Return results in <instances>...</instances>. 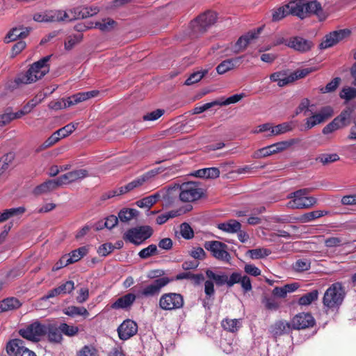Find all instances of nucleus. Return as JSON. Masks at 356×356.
<instances>
[{"mask_svg": "<svg viewBox=\"0 0 356 356\" xmlns=\"http://www.w3.org/2000/svg\"><path fill=\"white\" fill-rule=\"evenodd\" d=\"M49 58V56H45L40 60L35 62L26 73L19 74L15 81L10 83L8 88L14 89L15 87L22 85L34 83L42 78L49 71V66L48 65Z\"/></svg>", "mask_w": 356, "mask_h": 356, "instance_id": "nucleus-1", "label": "nucleus"}, {"mask_svg": "<svg viewBox=\"0 0 356 356\" xmlns=\"http://www.w3.org/2000/svg\"><path fill=\"white\" fill-rule=\"evenodd\" d=\"M49 329V324L35 320L21 328L19 334L24 339L38 342L47 334Z\"/></svg>", "mask_w": 356, "mask_h": 356, "instance_id": "nucleus-2", "label": "nucleus"}, {"mask_svg": "<svg viewBox=\"0 0 356 356\" xmlns=\"http://www.w3.org/2000/svg\"><path fill=\"white\" fill-rule=\"evenodd\" d=\"M308 189H300L291 193L287 196V198L291 199L286 207L293 209H302L310 208L316 204L315 197L308 196Z\"/></svg>", "mask_w": 356, "mask_h": 356, "instance_id": "nucleus-3", "label": "nucleus"}, {"mask_svg": "<svg viewBox=\"0 0 356 356\" xmlns=\"http://www.w3.org/2000/svg\"><path fill=\"white\" fill-rule=\"evenodd\" d=\"M75 15H72V10H45L37 13L33 15V19L38 22H55L74 20Z\"/></svg>", "mask_w": 356, "mask_h": 356, "instance_id": "nucleus-4", "label": "nucleus"}, {"mask_svg": "<svg viewBox=\"0 0 356 356\" xmlns=\"http://www.w3.org/2000/svg\"><path fill=\"white\" fill-rule=\"evenodd\" d=\"M344 291L340 283L332 284L325 291L323 297V305L329 309L338 307L343 302Z\"/></svg>", "mask_w": 356, "mask_h": 356, "instance_id": "nucleus-5", "label": "nucleus"}, {"mask_svg": "<svg viewBox=\"0 0 356 356\" xmlns=\"http://www.w3.org/2000/svg\"><path fill=\"white\" fill-rule=\"evenodd\" d=\"M334 114V110L332 107L326 106L321 108L318 111L311 113L305 120V129H311L314 127L321 124L331 117Z\"/></svg>", "mask_w": 356, "mask_h": 356, "instance_id": "nucleus-6", "label": "nucleus"}, {"mask_svg": "<svg viewBox=\"0 0 356 356\" xmlns=\"http://www.w3.org/2000/svg\"><path fill=\"white\" fill-rule=\"evenodd\" d=\"M153 233L151 227L148 225L129 229L124 234V239L136 245L141 244L149 238Z\"/></svg>", "mask_w": 356, "mask_h": 356, "instance_id": "nucleus-7", "label": "nucleus"}, {"mask_svg": "<svg viewBox=\"0 0 356 356\" xmlns=\"http://www.w3.org/2000/svg\"><path fill=\"white\" fill-rule=\"evenodd\" d=\"M159 307L163 310L172 311L183 307L184 300L183 296L177 293H166L159 299Z\"/></svg>", "mask_w": 356, "mask_h": 356, "instance_id": "nucleus-8", "label": "nucleus"}, {"mask_svg": "<svg viewBox=\"0 0 356 356\" xmlns=\"http://www.w3.org/2000/svg\"><path fill=\"white\" fill-rule=\"evenodd\" d=\"M172 280L167 277H162L146 284L138 293V296L141 298H151L156 296L162 288L168 284Z\"/></svg>", "mask_w": 356, "mask_h": 356, "instance_id": "nucleus-9", "label": "nucleus"}, {"mask_svg": "<svg viewBox=\"0 0 356 356\" xmlns=\"http://www.w3.org/2000/svg\"><path fill=\"white\" fill-rule=\"evenodd\" d=\"M204 248L218 260L229 262L231 259L230 254L227 252V245L220 241H207L204 244Z\"/></svg>", "mask_w": 356, "mask_h": 356, "instance_id": "nucleus-10", "label": "nucleus"}, {"mask_svg": "<svg viewBox=\"0 0 356 356\" xmlns=\"http://www.w3.org/2000/svg\"><path fill=\"white\" fill-rule=\"evenodd\" d=\"M201 190L194 182L184 183L179 186V198L182 202H193L200 197Z\"/></svg>", "mask_w": 356, "mask_h": 356, "instance_id": "nucleus-11", "label": "nucleus"}, {"mask_svg": "<svg viewBox=\"0 0 356 356\" xmlns=\"http://www.w3.org/2000/svg\"><path fill=\"white\" fill-rule=\"evenodd\" d=\"M348 29H340L334 31L326 35L320 44L321 49H327L338 44L350 35Z\"/></svg>", "mask_w": 356, "mask_h": 356, "instance_id": "nucleus-12", "label": "nucleus"}, {"mask_svg": "<svg viewBox=\"0 0 356 356\" xmlns=\"http://www.w3.org/2000/svg\"><path fill=\"white\" fill-rule=\"evenodd\" d=\"M6 350L10 356H36L35 353L24 346V341L15 339L8 342Z\"/></svg>", "mask_w": 356, "mask_h": 356, "instance_id": "nucleus-13", "label": "nucleus"}, {"mask_svg": "<svg viewBox=\"0 0 356 356\" xmlns=\"http://www.w3.org/2000/svg\"><path fill=\"white\" fill-rule=\"evenodd\" d=\"M291 327L294 330L305 329L314 326L315 320L309 313H300L291 321Z\"/></svg>", "mask_w": 356, "mask_h": 356, "instance_id": "nucleus-14", "label": "nucleus"}, {"mask_svg": "<svg viewBox=\"0 0 356 356\" xmlns=\"http://www.w3.org/2000/svg\"><path fill=\"white\" fill-rule=\"evenodd\" d=\"M138 331L136 323L132 320L124 321L118 328V335L120 339L127 340L134 336Z\"/></svg>", "mask_w": 356, "mask_h": 356, "instance_id": "nucleus-15", "label": "nucleus"}, {"mask_svg": "<svg viewBox=\"0 0 356 356\" xmlns=\"http://www.w3.org/2000/svg\"><path fill=\"white\" fill-rule=\"evenodd\" d=\"M88 171L85 169H78L65 173L58 177L60 186L70 184L80 181L88 177Z\"/></svg>", "mask_w": 356, "mask_h": 356, "instance_id": "nucleus-16", "label": "nucleus"}, {"mask_svg": "<svg viewBox=\"0 0 356 356\" xmlns=\"http://www.w3.org/2000/svg\"><path fill=\"white\" fill-rule=\"evenodd\" d=\"M216 19V14L213 12H207L200 15L194 22L193 26L200 31H204L208 26L213 24Z\"/></svg>", "mask_w": 356, "mask_h": 356, "instance_id": "nucleus-17", "label": "nucleus"}, {"mask_svg": "<svg viewBox=\"0 0 356 356\" xmlns=\"http://www.w3.org/2000/svg\"><path fill=\"white\" fill-rule=\"evenodd\" d=\"M155 173L153 171L146 172L145 174L136 178L132 181L127 184L124 188H122L121 193H125L134 190L143 186L145 183L148 181L152 177L154 176Z\"/></svg>", "mask_w": 356, "mask_h": 356, "instance_id": "nucleus-18", "label": "nucleus"}, {"mask_svg": "<svg viewBox=\"0 0 356 356\" xmlns=\"http://www.w3.org/2000/svg\"><path fill=\"white\" fill-rule=\"evenodd\" d=\"M271 82H276L279 87H284L293 83V78L291 73L286 70L275 72L270 75Z\"/></svg>", "mask_w": 356, "mask_h": 356, "instance_id": "nucleus-19", "label": "nucleus"}, {"mask_svg": "<svg viewBox=\"0 0 356 356\" xmlns=\"http://www.w3.org/2000/svg\"><path fill=\"white\" fill-rule=\"evenodd\" d=\"M305 2L303 0H292L286 4L289 15L305 18Z\"/></svg>", "mask_w": 356, "mask_h": 356, "instance_id": "nucleus-20", "label": "nucleus"}, {"mask_svg": "<svg viewBox=\"0 0 356 356\" xmlns=\"http://www.w3.org/2000/svg\"><path fill=\"white\" fill-rule=\"evenodd\" d=\"M287 46L296 51L305 52L309 50L312 47V42L300 37L291 38L287 43Z\"/></svg>", "mask_w": 356, "mask_h": 356, "instance_id": "nucleus-21", "label": "nucleus"}, {"mask_svg": "<svg viewBox=\"0 0 356 356\" xmlns=\"http://www.w3.org/2000/svg\"><path fill=\"white\" fill-rule=\"evenodd\" d=\"M259 33L248 32L238 38L235 44V51L240 52L243 51L248 44L252 43L258 37Z\"/></svg>", "mask_w": 356, "mask_h": 356, "instance_id": "nucleus-22", "label": "nucleus"}, {"mask_svg": "<svg viewBox=\"0 0 356 356\" xmlns=\"http://www.w3.org/2000/svg\"><path fill=\"white\" fill-rule=\"evenodd\" d=\"M242 57L227 59L221 62L217 67L216 71L219 74H224L226 72L234 69L241 63Z\"/></svg>", "mask_w": 356, "mask_h": 356, "instance_id": "nucleus-23", "label": "nucleus"}, {"mask_svg": "<svg viewBox=\"0 0 356 356\" xmlns=\"http://www.w3.org/2000/svg\"><path fill=\"white\" fill-rule=\"evenodd\" d=\"M99 94L98 90H91L88 92H79L68 97L69 102L67 105L70 106L78 104L81 102L88 100L96 97Z\"/></svg>", "mask_w": 356, "mask_h": 356, "instance_id": "nucleus-24", "label": "nucleus"}, {"mask_svg": "<svg viewBox=\"0 0 356 356\" xmlns=\"http://www.w3.org/2000/svg\"><path fill=\"white\" fill-rule=\"evenodd\" d=\"M61 186L58 179L48 180L42 184L38 186L34 189V193L35 195H42L48 193L51 191L56 190L57 188Z\"/></svg>", "mask_w": 356, "mask_h": 356, "instance_id": "nucleus-25", "label": "nucleus"}, {"mask_svg": "<svg viewBox=\"0 0 356 356\" xmlns=\"http://www.w3.org/2000/svg\"><path fill=\"white\" fill-rule=\"evenodd\" d=\"M305 17L309 14L316 15L321 20L325 19L326 16L324 14L321 5L316 0L305 3Z\"/></svg>", "mask_w": 356, "mask_h": 356, "instance_id": "nucleus-26", "label": "nucleus"}, {"mask_svg": "<svg viewBox=\"0 0 356 356\" xmlns=\"http://www.w3.org/2000/svg\"><path fill=\"white\" fill-rule=\"evenodd\" d=\"M136 298V296L134 293H127L122 297L118 298L111 307L115 309H127L132 305Z\"/></svg>", "mask_w": 356, "mask_h": 356, "instance_id": "nucleus-27", "label": "nucleus"}, {"mask_svg": "<svg viewBox=\"0 0 356 356\" xmlns=\"http://www.w3.org/2000/svg\"><path fill=\"white\" fill-rule=\"evenodd\" d=\"M29 33V29L24 27L13 29L5 37V42L8 43L16 40L18 38H26Z\"/></svg>", "mask_w": 356, "mask_h": 356, "instance_id": "nucleus-28", "label": "nucleus"}, {"mask_svg": "<svg viewBox=\"0 0 356 356\" xmlns=\"http://www.w3.org/2000/svg\"><path fill=\"white\" fill-rule=\"evenodd\" d=\"M21 306L19 300L15 298H8L0 301V313L16 309Z\"/></svg>", "mask_w": 356, "mask_h": 356, "instance_id": "nucleus-29", "label": "nucleus"}, {"mask_svg": "<svg viewBox=\"0 0 356 356\" xmlns=\"http://www.w3.org/2000/svg\"><path fill=\"white\" fill-rule=\"evenodd\" d=\"M217 227L227 233H236L240 231L241 225L236 220H229L227 222L218 224Z\"/></svg>", "mask_w": 356, "mask_h": 356, "instance_id": "nucleus-30", "label": "nucleus"}, {"mask_svg": "<svg viewBox=\"0 0 356 356\" xmlns=\"http://www.w3.org/2000/svg\"><path fill=\"white\" fill-rule=\"evenodd\" d=\"M353 111L348 108L341 112V113L334 118L335 121L343 129L348 126L351 122Z\"/></svg>", "mask_w": 356, "mask_h": 356, "instance_id": "nucleus-31", "label": "nucleus"}, {"mask_svg": "<svg viewBox=\"0 0 356 356\" xmlns=\"http://www.w3.org/2000/svg\"><path fill=\"white\" fill-rule=\"evenodd\" d=\"M193 175L200 178H217L220 175V171L217 168H208L196 170Z\"/></svg>", "mask_w": 356, "mask_h": 356, "instance_id": "nucleus-32", "label": "nucleus"}, {"mask_svg": "<svg viewBox=\"0 0 356 356\" xmlns=\"http://www.w3.org/2000/svg\"><path fill=\"white\" fill-rule=\"evenodd\" d=\"M88 252V248L86 246H82L76 250L72 251L68 254H65L70 264L75 263L86 256Z\"/></svg>", "mask_w": 356, "mask_h": 356, "instance_id": "nucleus-33", "label": "nucleus"}, {"mask_svg": "<svg viewBox=\"0 0 356 356\" xmlns=\"http://www.w3.org/2000/svg\"><path fill=\"white\" fill-rule=\"evenodd\" d=\"M292 328L291 323L285 321H280L276 322L272 327V333L274 335H282L287 333Z\"/></svg>", "mask_w": 356, "mask_h": 356, "instance_id": "nucleus-34", "label": "nucleus"}, {"mask_svg": "<svg viewBox=\"0 0 356 356\" xmlns=\"http://www.w3.org/2000/svg\"><path fill=\"white\" fill-rule=\"evenodd\" d=\"M115 24V22L114 20L107 18L101 21H97L94 24V25L92 24L91 26H88V28H95L102 31L106 32L111 31L114 28Z\"/></svg>", "mask_w": 356, "mask_h": 356, "instance_id": "nucleus-35", "label": "nucleus"}, {"mask_svg": "<svg viewBox=\"0 0 356 356\" xmlns=\"http://www.w3.org/2000/svg\"><path fill=\"white\" fill-rule=\"evenodd\" d=\"M293 129V125L291 122H284L276 126L271 124V134H268V136H278L290 131Z\"/></svg>", "mask_w": 356, "mask_h": 356, "instance_id": "nucleus-36", "label": "nucleus"}, {"mask_svg": "<svg viewBox=\"0 0 356 356\" xmlns=\"http://www.w3.org/2000/svg\"><path fill=\"white\" fill-rule=\"evenodd\" d=\"M327 213V211L316 210L311 212L306 213L297 218V220L302 222L306 223L314 220V219L321 218Z\"/></svg>", "mask_w": 356, "mask_h": 356, "instance_id": "nucleus-37", "label": "nucleus"}, {"mask_svg": "<svg viewBox=\"0 0 356 356\" xmlns=\"http://www.w3.org/2000/svg\"><path fill=\"white\" fill-rule=\"evenodd\" d=\"M209 72V69H201L193 72L185 81V85L191 86L198 83Z\"/></svg>", "mask_w": 356, "mask_h": 356, "instance_id": "nucleus-38", "label": "nucleus"}, {"mask_svg": "<svg viewBox=\"0 0 356 356\" xmlns=\"http://www.w3.org/2000/svg\"><path fill=\"white\" fill-rule=\"evenodd\" d=\"M206 275L208 278L215 281L217 285L222 286L226 284L227 286L228 276L225 273L216 274L211 270H207Z\"/></svg>", "mask_w": 356, "mask_h": 356, "instance_id": "nucleus-39", "label": "nucleus"}, {"mask_svg": "<svg viewBox=\"0 0 356 356\" xmlns=\"http://www.w3.org/2000/svg\"><path fill=\"white\" fill-rule=\"evenodd\" d=\"M138 211L135 209H123L118 213V218L123 222H127L136 217Z\"/></svg>", "mask_w": 356, "mask_h": 356, "instance_id": "nucleus-40", "label": "nucleus"}, {"mask_svg": "<svg viewBox=\"0 0 356 356\" xmlns=\"http://www.w3.org/2000/svg\"><path fill=\"white\" fill-rule=\"evenodd\" d=\"M222 326L225 330L234 332L241 327V319L226 318L222 321Z\"/></svg>", "mask_w": 356, "mask_h": 356, "instance_id": "nucleus-41", "label": "nucleus"}, {"mask_svg": "<svg viewBox=\"0 0 356 356\" xmlns=\"http://www.w3.org/2000/svg\"><path fill=\"white\" fill-rule=\"evenodd\" d=\"M49 325V329L47 331L48 339L50 341L54 343H60L63 340L62 333L58 328L54 327L51 323H47Z\"/></svg>", "mask_w": 356, "mask_h": 356, "instance_id": "nucleus-42", "label": "nucleus"}, {"mask_svg": "<svg viewBox=\"0 0 356 356\" xmlns=\"http://www.w3.org/2000/svg\"><path fill=\"white\" fill-rule=\"evenodd\" d=\"M64 313L70 316H83L87 317L89 315L88 310L83 307L71 306L65 309Z\"/></svg>", "mask_w": 356, "mask_h": 356, "instance_id": "nucleus-43", "label": "nucleus"}, {"mask_svg": "<svg viewBox=\"0 0 356 356\" xmlns=\"http://www.w3.org/2000/svg\"><path fill=\"white\" fill-rule=\"evenodd\" d=\"M25 211L24 207L12 208L0 213V222H4L10 217L22 214Z\"/></svg>", "mask_w": 356, "mask_h": 356, "instance_id": "nucleus-44", "label": "nucleus"}, {"mask_svg": "<svg viewBox=\"0 0 356 356\" xmlns=\"http://www.w3.org/2000/svg\"><path fill=\"white\" fill-rule=\"evenodd\" d=\"M340 97L346 102L356 99V88L346 86L342 88L339 94Z\"/></svg>", "mask_w": 356, "mask_h": 356, "instance_id": "nucleus-45", "label": "nucleus"}, {"mask_svg": "<svg viewBox=\"0 0 356 356\" xmlns=\"http://www.w3.org/2000/svg\"><path fill=\"white\" fill-rule=\"evenodd\" d=\"M289 15L286 4L272 10V19L274 22L280 21Z\"/></svg>", "mask_w": 356, "mask_h": 356, "instance_id": "nucleus-46", "label": "nucleus"}, {"mask_svg": "<svg viewBox=\"0 0 356 356\" xmlns=\"http://www.w3.org/2000/svg\"><path fill=\"white\" fill-rule=\"evenodd\" d=\"M339 159V156L336 153L321 154L316 158V161L323 165H327L329 163L336 162Z\"/></svg>", "mask_w": 356, "mask_h": 356, "instance_id": "nucleus-47", "label": "nucleus"}, {"mask_svg": "<svg viewBox=\"0 0 356 356\" xmlns=\"http://www.w3.org/2000/svg\"><path fill=\"white\" fill-rule=\"evenodd\" d=\"M271 251L266 248H257L250 250L248 252V254L252 259H259L264 258L270 254Z\"/></svg>", "mask_w": 356, "mask_h": 356, "instance_id": "nucleus-48", "label": "nucleus"}, {"mask_svg": "<svg viewBox=\"0 0 356 356\" xmlns=\"http://www.w3.org/2000/svg\"><path fill=\"white\" fill-rule=\"evenodd\" d=\"M300 142V140L298 138H291L286 140L280 141L278 143H275V147L279 152H282L295 144H297Z\"/></svg>", "mask_w": 356, "mask_h": 356, "instance_id": "nucleus-49", "label": "nucleus"}, {"mask_svg": "<svg viewBox=\"0 0 356 356\" xmlns=\"http://www.w3.org/2000/svg\"><path fill=\"white\" fill-rule=\"evenodd\" d=\"M59 330L61 333L67 337H74L79 332V327L74 325H70L67 323H61L59 325Z\"/></svg>", "mask_w": 356, "mask_h": 356, "instance_id": "nucleus-50", "label": "nucleus"}, {"mask_svg": "<svg viewBox=\"0 0 356 356\" xmlns=\"http://www.w3.org/2000/svg\"><path fill=\"white\" fill-rule=\"evenodd\" d=\"M318 293L316 290L312 291L303 296H302L299 300L298 303L300 305L306 306L310 305L313 301L316 300L318 298Z\"/></svg>", "mask_w": 356, "mask_h": 356, "instance_id": "nucleus-51", "label": "nucleus"}, {"mask_svg": "<svg viewBox=\"0 0 356 356\" xmlns=\"http://www.w3.org/2000/svg\"><path fill=\"white\" fill-rule=\"evenodd\" d=\"M98 11H99V10L96 7L83 8L79 13H76V10H74V11L72 10V15H76V17L74 19H75L76 18H80V17L85 18V17H88L90 16H92V15H95L96 13H97Z\"/></svg>", "mask_w": 356, "mask_h": 356, "instance_id": "nucleus-52", "label": "nucleus"}, {"mask_svg": "<svg viewBox=\"0 0 356 356\" xmlns=\"http://www.w3.org/2000/svg\"><path fill=\"white\" fill-rule=\"evenodd\" d=\"M317 70H318L317 67H308V68H304V69H301V70H297L296 71H295L293 72H291V74L293 78V82L298 79L304 78L309 74H310L313 72H315Z\"/></svg>", "mask_w": 356, "mask_h": 356, "instance_id": "nucleus-53", "label": "nucleus"}, {"mask_svg": "<svg viewBox=\"0 0 356 356\" xmlns=\"http://www.w3.org/2000/svg\"><path fill=\"white\" fill-rule=\"evenodd\" d=\"M77 124L70 123L65 127L59 129L56 132L60 139L65 138L71 134L76 128Z\"/></svg>", "mask_w": 356, "mask_h": 356, "instance_id": "nucleus-54", "label": "nucleus"}, {"mask_svg": "<svg viewBox=\"0 0 356 356\" xmlns=\"http://www.w3.org/2000/svg\"><path fill=\"white\" fill-rule=\"evenodd\" d=\"M77 356H98V351L93 346L86 345L78 352Z\"/></svg>", "mask_w": 356, "mask_h": 356, "instance_id": "nucleus-55", "label": "nucleus"}, {"mask_svg": "<svg viewBox=\"0 0 356 356\" xmlns=\"http://www.w3.org/2000/svg\"><path fill=\"white\" fill-rule=\"evenodd\" d=\"M157 252V247L156 245L152 244L148 247L143 249L138 253V255L142 259H147L152 255L156 254Z\"/></svg>", "mask_w": 356, "mask_h": 356, "instance_id": "nucleus-56", "label": "nucleus"}, {"mask_svg": "<svg viewBox=\"0 0 356 356\" xmlns=\"http://www.w3.org/2000/svg\"><path fill=\"white\" fill-rule=\"evenodd\" d=\"M311 266V262L309 259H298L293 264V268L296 271H305L309 269Z\"/></svg>", "mask_w": 356, "mask_h": 356, "instance_id": "nucleus-57", "label": "nucleus"}, {"mask_svg": "<svg viewBox=\"0 0 356 356\" xmlns=\"http://www.w3.org/2000/svg\"><path fill=\"white\" fill-rule=\"evenodd\" d=\"M341 129H342L341 126L333 119L330 123L323 127L322 133L324 135H329Z\"/></svg>", "mask_w": 356, "mask_h": 356, "instance_id": "nucleus-58", "label": "nucleus"}, {"mask_svg": "<svg viewBox=\"0 0 356 356\" xmlns=\"http://www.w3.org/2000/svg\"><path fill=\"white\" fill-rule=\"evenodd\" d=\"M343 241L341 237H329L325 239V245L328 248H334L341 246Z\"/></svg>", "mask_w": 356, "mask_h": 356, "instance_id": "nucleus-59", "label": "nucleus"}, {"mask_svg": "<svg viewBox=\"0 0 356 356\" xmlns=\"http://www.w3.org/2000/svg\"><path fill=\"white\" fill-rule=\"evenodd\" d=\"M56 288L60 295L70 293L74 289V283L72 281H67Z\"/></svg>", "mask_w": 356, "mask_h": 356, "instance_id": "nucleus-60", "label": "nucleus"}, {"mask_svg": "<svg viewBox=\"0 0 356 356\" xmlns=\"http://www.w3.org/2000/svg\"><path fill=\"white\" fill-rule=\"evenodd\" d=\"M180 234L181 236L186 239H190L193 238L194 235L193 230L186 222L182 223L180 225Z\"/></svg>", "mask_w": 356, "mask_h": 356, "instance_id": "nucleus-61", "label": "nucleus"}, {"mask_svg": "<svg viewBox=\"0 0 356 356\" xmlns=\"http://www.w3.org/2000/svg\"><path fill=\"white\" fill-rule=\"evenodd\" d=\"M245 97V95L243 93L241 94H236L228 98H227L223 102H219L218 101V105L219 106H226L231 104H235L241 101L243 97Z\"/></svg>", "mask_w": 356, "mask_h": 356, "instance_id": "nucleus-62", "label": "nucleus"}, {"mask_svg": "<svg viewBox=\"0 0 356 356\" xmlns=\"http://www.w3.org/2000/svg\"><path fill=\"white\" fill-rule=\"evenodd\" d=\"M69 102L68 97L67 99H61L56 102H52L49 104V108L54 110H60L70 107V105H67Z\"/></svg>", "mask_w": 356, "mask_h": 356, "instance_id": "nucleus-63", "label": "nucleus"}, {"mask_svg": "<svg viewBox=\"0 0 356 356\" xmlns=\"http://www.w3.org/2000/svg\"><path fill=\"white\" fill-rule=\"evenodd\" d=\"M177 211H171L165 213H162L159 215L156 220V222L158 225H162L164 224L165 222L168 221L170 218H174L177 216Z\"/></svg>", "mask_w": 356, "mask_h": 356, "instance_id": "nucleus-64", "label": "nucleus"}]
</instances>
